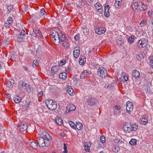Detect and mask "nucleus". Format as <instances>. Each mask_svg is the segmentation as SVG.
<instances>
[{
	"mask_svg": "<svg viewBox=\"0 0 153 153\" xmlns=\"http://www.w3.org/2000/svg\"><path fill=\"white\" fill-rule=\"evenodd\" d=\"M82 30L83 34L85 35H87L89 33V30L86 26H84L82 27Z\"/></svg>",
	"mask_w": 153,
	"mask_h": 153,
	"instance_id": "21",
	"label": "nucleus"
},
{
	"mask_svg": "<svg viewBox=\"0 0 153 153\" xmlns=\"http://www.w3.org/2000/svg\"><path fill=\"white\" fill-rule=\"evenodd\" d=\"M86 0H79V1L81 2H85L86 1Z\"/></svg>",
	"mask_w": 153,
	"mask_h": 153,
	"instance_id": "64",
	"label": "nucleus"
},
{
	"mask_svg": "<svg viewBox=\"0 0 153 153\" xmlns=\"http://www.w3.org/2000/svg\"><path fill=\"white\" fill-rule=\"evenodd\" d=\"M94 6L98 14H102L103 13V7L100 3L98 2L94 4Z\"/></svg>",
	"mask_w": 153,
	"mask_h": 153,
	"instance_id": "7",
	"label": "nucleus"
},
{
	"mask_svg": "<svg viewBox=\"0 0 153 153\" xmlns=\"http://www.w3.org/2000/svg\"><path fill=\"white\" fill-rule=\"evenodd\" d=\"M147 122L148 120L147 119L143 118H142L140 120V123L144 125L146 124L147 123Z\"/></svg>",
	"mask_w": 153,
	"mask_h": 153,
	"instance_id": "37",
	"label": "nucleus"
},
{
	"mask_svg": "<svg viewBox=\"0 0 153 153\" xmlns=\"http://www.w3.org/2000/svg\"><path fill=\"white\" fill-rule=\"evenodd\" d=\"M100 141L102 143H105L106 141L104 135H102L100 137Z\"/></svg>",
	"mask_w": 153,
	"mask_h": 153,
	"instance_id": "43",
	"label": "nucleus"
},
{
	"mask_svg": "<svg viewBox=\"0 0 153 153\" xmlns=\"http://www.w3.org/2000/svg\"><path fill=\"white\" fill-rule=\"evenodd\" d=\"M27 85L23 80H20L18 84V89L21 91L26 90L27 87Z\"/></svg>",
	"mask_w": 153,
	"mask_h": 153,
	"instance_id": "5",
	"label": "nucleus"
},
{
	"mask_svg": "<svg viewBox=\"0 0 153 153\" xmlns=\"http://www.w3.org/2000/svg\"><path fill=\"white\" fill-rule=\"evenodd\" d=\"M100 28H96L95 29V33H96L98 35H100L102 34V33H104L105 32V30L104 29H103V31H100Z\"/></svg>",
	"mask_w": 153,
	"mask_h": 153,
	"instance_id": "36",
	"label": "nucleus"
},
{
	"mask_svg": "<svg viewBox=\"0 0 153 153\" xmlns=\"http://www.w3.org/2000/svg\"><path fill=\"white\" fill-rule=\"evenodd\" d=\"M148 13L149 16H150L152 14V12L150 11H149L148 12Z\"/></svg>",
	"mask_w": 153,
	"mask_h": 153,
	"instance_id": "62",
	"label": "nucleus"
},
{
	"mask_svg": "<svg viewBox=\"0 0 153 153\" xmlns=\"http://www.w3.org/2000/svg\"><path fill=\"white\" fill-rule=\"evenodd\" d=\"M45 10L44 8L42 9L40 11L38 17L39 18L43 19L45 18V15H47V14H46Z\"/></svg>",
	"mask_w": 153,
	"mask_h": 153,
	"instance_id": "14",
	"label": "nucleus"
},
{
	"mask_svg": "<svg viewBox=\"0 0 153 153\" xmlns=\"http://www.w3.org/2000/svg\"><path fill=\"white\" fill-rule=\"evenodd\" d=\"M48 138L46 137L44 138L42 137H37L36 140L37 144L39 146L44 147H48L51 144V141Z\"/></svg>",
	"mask_w": 153,
	"mask_h": 153,
	"instance_id": "1",
	"label": "nucleus"
},
{
	"mask_svg": "<svg viewBox=\"0 0 153 153\" xmlns=\"http://www.w3.org/2000/svg\"><path fill=\"white\" fill-rule=\"evenodd\" d=\"M13 19L12 17L8 18L6 22L5 23V25L6 27H9L10 25H11L13 23Z\"/></svg>",
	"mask_w": 153,
	"mask_h": 153,
	"instance_id": "17",
	"label": "nucleus"
},
{
	"mask_svg": "<svg viewBox=\"0 0 153 153\" xmlns=\"http://www.w3.org/2000/svg\"><path fill=\"white\" fill-rule=\"evenodd\" d=\"M115 7L117 9H119L121 6V4L119 2L115 1L114 4Z\"/></svg>",
	"mask_w": 153,
	"mask_h": 153,
	"instance_id": "44",
	"label": "nucleus"
},
{
	"mask_svg": "<svg viewBox=\"0 0 153 153\" xmlns=\"http://www.w3.org/2000/svg\"><path fill=\"white\" fill-rule=\"evenodd\" d=\"M122 76L123 77L125 81H127L128 80V77L126 76V74L124 72H122Z\"/></svg>",
	"mask_w": 153,
	"mask_h": 153,
	"instance_id": "42",
	"label": "nucleus"
},
{
	"mask_svg": "<svg viewBox=\"0 0 153 153\" xmlns=\"http://www.w3.org/2000/svg\"><path fill=\"white\" fill-rule=\"evenodd\" d=\"M75 39L76 40H78L79 39V36L78 35H76L75 36Z\"/></svg>",
	"mask_w": 153,
	"mask_h": 153,
	"instance_id": "60",
	"label": "nucleus"
},
{
	"mask_svg": "<svg viewBox=\"0 0 153 153\" xmlns=\"http://www.w3.org/2000/svg\"><path fill=\"white\" fill-rule=\"evenodd\" d=\"M67 110L68 111V112L70 111H74L76 109V106L73 104H71L68 105L66 107Z\"/></svg>",
	"mask_w": 153,
	"mask_h": 153,
	"instance_id": "19",
	"label": "nucleus"
},
{
	"mask_svg": "<svg viewBox=\"0 0 153 153\" xmlns=\"http://www.w3.org/2000/svg\"><path fill=\"white\" fill-rule=\"evenodd\" d=\"M110 7L108 5L105 6L104 8V15L106 17H108L110 16L109 10Z\"/></svg>",
	"mask_w": 153,
	"mask_h": 153,
	"instance_id": "15",
	"label": "nucleus"
},
{
	"mask_svg": "<svg viewBox=\"0 0 153 153\" xmlns=\"http://www.w3.org/2000/svg\"><path fill=\"white\" fill-rule=\"evenodd\" d=\"M83 72V73L85 74V75L86 76H88L91 74V72L87 70H84Z\"/></svg>",
	"mask_w": 153,
	"mask_h": 153,
	"instance_id": "48",
	"label": "nucleus"
},
{
	"mask_svg": "<svg viewBox=\"0 0 153 153\" xmlns=\"http://www.w3.org/2000/svg\"><path fill=\"white\" fill-rule=\"evenodd\" d=\"M23 68L24 70L26 71L27 72H29L30 71V70L28 69V68L26 66H23Z\"/></svg>",
	"mask_w": 153,
	"mask_h": 153,
	"instance_id": "54",
	"label": "nucleus"
},
{
	"mask_svg": "<svg viewBox=\"0 0 153 153\" xmlns=\"http://www.w3.org/2000/svg\"><path fill=\"white\" fill-rule=\"evenodd\" d=\"M150 64L151 66L153 68V58L150 59Z\"/></svg>",
	"mask_w": 153,
	"mask_h": 153,
	"instance_id": "56",
	"label": "nucleus"
},
{
	"mask_svg": "<svg viewBox=\"0 0 153 153\" xmlns=\"http://www.w3.org/2000/svg\"><path fill=\"white\" fill-rule=\"evenodd\" d=\"M60 44L61 43H62L64 41L67 40L66 37L62 33H59Z\"/></svg>",
	"mask_w": 153,
	"mask_h": 153,
	"instance_id": "20",
	"label": "nucleus"
},
{
	"mask_svg": "<svg viewBox=\"0 0 153 153\" xmlns=\"http://www.w3.org/2000/svg\"><path fill=\"white\" fill-rule=\"evenodd\" d=\"M55 123L59 125H61L62 124L63 121L60 117H57L55 120Z\"/></svg>",
	"mask_w": 153,
	"mask_h": 153,
	"instance_id": "31",
	"label": "nucleus"
},
{
	"mask_svg": "<svg viewBox=\"0 0 153 153\" xmlns=\"http://www.w3.org/2000/svg\"><path fill=\"white\" fill-rule=\"evenodd\" d=\"M112 150L115 153H117L119 150V148L118 146H114L112 148Z\"/></svg>",
	"mask_w": 153,
	"mask_h": 153,
	"instance_id": "38",
	"label": "nucleus"
},
{
	"mask_svg": "<svg viewBox=\"0 0 153 153\" xmlns=\"http://www.w3.org/2000/svg\"><path fill=\"white\" fill-rule=\"evenodd\" d=\"M132 75L133 77L135 79H138L140 78V73L137 70H134L132 71Z\"/></svg>",
	"mask_w": 153,
	"mask_h": 153,
	"instance_id": "13",
	"label": "nucleus"
},
{
	"mask_svg": "<svg viewBox=\"0 0 153 153\" xmlns=\"http://www.w3.org/2000/svg\"><path fill=\"white\" fill-rule=\"evenodd\" d=\"M73 55L74 57L75 58H77L79 57L80 54V50L79 47H75L73 51Z\"/></svg>",
	"mask_w": 153,
	"mask_h": 153,
	"instance_id": "11",
	"label": "nucleus"
},
{
	"mask_svg": "<svg viewBox=\"0 0 153 153\" xmlns=\"http://www.w3.org/2000/svg\"><path fill=\"white\" fill-rule=\"evenodd\" d=\"M43 95V92L42 91L39 92V93L38 94V97L39 98H41L42 97V96Z\"/></svg>",
	"mask_w": 153,
	"mask_h": 153,
	"instance_id": "55",
	"label": "nucleus"
},
{
	"mask_svg": "<svg viewBox=\"0 0 153 153\" xmlns=\"http://www.w3.org/2000/svg\"><path fill=\"white\" fill-rule=\"evenodd\" d=\"M131 129H132V131H136L137 129L138 128V124L136 123L132 124L131 125Z\"/></svg>",
	"mask_w": 153,
	"mask_h": 153,
	"instance_id": "35",
	"label": "nucleus"
},
{
	"mask_svg": "<svg viewBox=\"0 0 153 153\" xmlns=\"http://www.w3.org/2000/svg\"><path fill=\"white\" fill-rule=\"evenodd\" d=\"M141 4L140 6L139 10L142 11L143 10H146L147 9V6L142 2H141Z\"/></svg>",
	"mask_w": 153,
	"mask_h": 153,
	"instance_id": "28",
	"label": "nucleus"
},
{
	"mask_svg": "<svg viewBox=\"0 0 153 153\" xmlns=\"http://www.w3.org/2000/svg\"><path fill=\"white\" fill-rule=\"evenodd\" d=\"M38 144L36 143L34 141L30 142V146L32 148L36 149L38 148Z\"/></svg>",
	"mask_w": 153,
	"mask_h": 153,
	"instance_id": "26",
	"label": "nucleus"
},
{
	"mask_svg": "<svg viewBox=\"0 0 153 153\" xmlns=\"http://www.w3.org/2000/svg\"><path fill=\"white\" fill-rule=\"evenodd\" d=\"M67 77V74L65 72L61 73L59 75V78L65 80Z\"/></svg>",
	"mask_w": 153,
	"mask_h": 153,
	"instance_id": "23",
	"label": "nucleus"
},
{
	"mask_svg": "<svg viewBox=\"0 0 153 153\" xmlns=\"http://www.w3.org/2000/svg\"><path fill=\"white\" fill-rule=\"evenodd\" d=\"M65 70L66 72L68 73L70 70V68L68 66L67 67L65 68Z\"/></svg>",
	"mask_w": 153,
	"mask_h": 153,
	"instance_id": "58",
	"label": "nucleus"
},
{
	"mask_svg": "<svg viewBox=\"0 0 153 153\" xmlns=\"http://www.w3.org/2000/svg\"><path fill=\"white\" fill-rule=\"evenodd\" d=\"M59 34L55 30H52L51 32V38L54 37L56 36Z\"/></svg>",
	"mask_w": 153,
	"mask_h": 153,
	"instance_id": "33",
	"label": "nucleus"
},
{
	"mask_svg": "<svg viewBox=\"0 0 153 153\" xmlns=\"http://www.w3.org/2000/svg\"><path fill=\"white\" fill-rule=\"evenodd\" d=\"M124 128V131L126 133H129L132 131L130 125H129V126L128 125H126Z\"/></svg>",
	"mask_w": 153,
	"mask_h": 153,
	"instance_id": "22",
	"label": "nucleus"
},
{
	"mask_svg": "<svg viewBox=\"0 0 153 153\" xmlns=\"http://www.w3.org/2000/svg\"><path fill=\"white\" fill-rule=\"evenodd\" d=\"M122 0H116V2H118L121 3V1H122Z\"/></svg>",
	"mask_w": 153,
	"mask_h": 153,
	"instance_id": "63",
	"label": "nucleus"
},
{
	"mask_svg": "<svg viewBox=\"0 0 153 153\" xmlns=\"http://www.w3.org/2000/svg\"><path fill=\"white\" fill-rule=\"evenodd\" d=\"M126 110L128 113L130 114L132 111L133 107L132 103L130 101H128L126 103Z\"/></svg>",
	"mask_w": 153,
	"mask_h": 153,
	"instance_id": "8",
	"label": "nucleus"
},
{
	"mask_svg": "<svg viewBox=\"0 0 153 153\" xmlns=\"http://www.w3.org/2000/svg\"><path fill=\"white\" fill-rule=\"evenodd\" d=\"M114 107L115 109L117 110H119L121 108V106L117 105H115Z\"/></svg>",
	"mask_w": 153,
	"mask_h": 153,
	"instance_id": "57",
	"label": "nucleus"
},
{
	"mask_svg": "<svg viewBox=\"0 0 153 153\" xmlns=\"http://www.w3.org/2000/svg\"><path fill=\"white\" fill-rule=\"evenodd\" d=\"M59 34L56 36L54 37L53 38L54 44L56 45H59L60 44Z\"/></svg>",
	"mask_w": 153,
	"mask_h": 153,
	"instance_id": "16",
	"label": "nucleus"
},
{
	"mask_svg": "<svg viewBox=\"0 0 153 153\" xmlns=\"http://www.w3.org/2000/svg\"><path fill=\"white\" fill-rule=\"evenodd\" d=\"M63 45L64 46L65 48H68L69 47V45L68 44L67 40L64 41L62 43Z\"/></svg>",
	"mask_w": 153,
	"mask_h": 153,
	"instance_id": "39",
	"label": "nucleus"
},
{
	"mask_svg": "<svg viewBox=\"0 0 153 153\" xmlns=\"http://www.w3.org/2000/svg\"><path fill=\"white\" fill-rule=\"evenodd\" d=\"M13 6L11 5H9L7 7V10L9 12H11L13 10Z\"/></svg>",
	"mask_w": 153,
	"mask_h": 153,
	"instance_id": "49",
	"label": "nucleus"
},
{
	"mask_svg": "<svg viewBox=\"0 0 153 153\" xmlns=\"http://www.w3.org/2000/svg\"><path fill=\"white\" fill-rule=\"evenodd\" d=\"M86 102L88 105H92L95 104L96 100L94 97H89L86 99Z\"/></svg>",
	"mask_w": 153,
	"mask_h": 153,
	"instance_id": "10",
	"label": "nucleus"
},
{
	"mask_svg": "<svg viewBox=\"0 0 153 153\" xmlns=\"http://www.w3.org/2000/svg\"><path fill=\"white\" fill-rule=\"evenodd\" d=\"M46 104L47 108L52 111L55 110L57 107L56 103L52 100H46Z\"/></svg>",
	"mask_w": 153,
	"mask_h": 153,
	"instance_id": "2",
	"label": "nucleus"
},
{
	"mask_svg": "<svg viewBox=\"0 0 153 153\" xmlns=\"http://www.w3.org/2000/svg\"><path fill=\"white\" fill-rule=\"evenodd\" d=\"M66 90L67 92L71 96L73 95L74 94V90L71 86H67L66 88Z\"/></svg>",
	"mask_w": 153,
	"mask_h": 153,
	"instance_id": "18",
	"label": "nucleus"
},
{
	"mask_svg": "<svg viewBox=\"0 0 153 153\" xmlns=\"http://www.w3.org/2000/svg\"><path fill=\"white\" fill-rule=\"evenodd\" d=\"M19 34L20 35L19 36V37H18V39L20 40L21 39H23L25 35V31L23 30H22L21 31V33H19ZM21 40H20V41Z\"/></svg>",
	"mask_w": 153,
	"mask_h": 153,
	"instance_id": "30",
	"label": "nucleus"
},
{
	"mask_svg": "<svg viewBox=\"0 0 153 153\" xmlns=\"http://www.w3.org/2000/svg\"><path fill=\"white\" fill-rule=\"evenodd\" d=\"M58 71V69L56 66H53L51 68V72L53 75L56 73Z\"/></svg>",
	"mask_w": 153,
	"mask_h": 153,
	"instance_id": "32",
	"label": "nucleus"
},
{
	"mask_svg": "<svg viewBox=\"0 0 153 153\" xmlns=\"http://www.w3.org/2000/svg\"><path fill=\"white\" fill-rule=\"evenodd\" d=\"M114 142L115 143H117L118 145H120L121 146H122L124 143L122 140H120L119 139L116 138L114 140Z\"/></svg>",
	"mask_w": 153,
	"mask_h": 153,
	"instance_id": "25",
	"label": "nucleus"
},
{
	"mask_svg": "<svg viewBox=\"0 0 153 153\" xmlns=\"http://www.w3.org/2000/svg\"><path fill=\"white\" fill-rule=\"evenodd\" d=\"M136 140L134 139H132L129 142L130 144L132 145H135L136 144Z\"/></svg>",
	"mask_w": 153,
	"mask_h": 153,
	"instance_id": "41",
	"label": "nucleus"
},
{
	"mask_svg": "<svg viewBox=\"0 0 153 153\" xmlns=\"http://www.w3.org/2000/svg\"><path fill=\"white\" fill-rule=\"evenodd\" d=\"M67 145L65 143L64 144V151L63 152V153H67L68 151L67 150Z\"/></svg>",
	"mask_w": 153,
	"mask_h": 153,
	"instance_id": "51",
	"label": "nucleus"
},
{
	"mask_svg": "<svg viewBox=\"0 0 153 153\" xmlns=\"http://www.w3.org/2000/svg\"><path fill=\"white\" fill-rule=\"evenodd\" d=\"M91 144L90 143H85L84 144V148L85 150L87 152L90 151V148L91 146Z\"/></svg>",
	"mask_w": 153,
	"mask_h": 153,
	"instance_id": "24",
	"label": "nucleus"
},
{
	"mask_svg": "<svg viewBox=\"0 0 153 153\" xmlns=\"http://www.w3.org/2000/svg\"><path fill=\"white\" fill-rule=\"evenodd\" d=\"M85 74L83 73V72H82L80 76V78L81 79H83L86 76L85 75Z\"/></svg>",
	"mask_w": 153,
	"mask_h": 153,
	"instance_id": "53",
	"label": "nucleus"
},
{
	"mask_svg": "<svg viewBox=\"0 0 153 153\" xmlns=\"http://www.w3.org/2000/svg\"><path fill=\"white\" fill-rule=\"evenodd\" d=\"M10 56L13 59H15L16 58V55L15 56L14 54H11Z\"/></svg>",
	"mask_w": 153,
	"mask_h": 153,
	"instance_id": "59",
	"label": "nucleus"
},
{
	"mask_svg": "<svg viewBox=\"0 0 153 153\" xmlns=\"http://www.w3.org/2000/svg\"><path fill=\"white\" fill-rule=\"evenodd\" d=\"M134 35H132L130 36L128 39V42L130 43H132L134 42Z\"/></svg>",
	"mask_w": 153,
	"mask_h": 153,
	"instance_id": "40",
	"label": "nucleus"
},
{
	"mask_svg": "<svg viewBox=\"0 0 153 153\" xmlns=\"http://www.w3.org/2000/svg\"><path fill=\"white\" fill-rule=\"evenodd\" d=\"M147 45V41L145 38H142L139 40L137 43L138 47L142 48L146 47Z\"/></svg>",
	"mask_w": 153,
	"mask_h": 153,
	"instance_id": "4",
	"label": "nucleus"
},
{
	"mask_svg": "<svg viewBox=\"0 0 153 153\" xmlns=\"http://www.w3.org/2000/svg\"><path fill=\"white\" fill-rule=\"evenodd\" d=\"M14 83V80L12 79H10L7 82V85L9 87H12Z\"/></svg>",
	"mask_w": 153,
	"mask_h": 153,
	"instance_id": "27",
	"label": "nucleus"
},
{
	"mask_svg": "<svg viewBox=\"0 0 153 153\" xmlns=\"http://www.w3.org/2000/svg\"><path fill=\"white\" fill-rule=\"evenodd\" d=\"M30 34L34 37H38L40 38H43L40 30L38 28H35L33 29V32L31 33H30Z\"/></svg>",
	"mask_w": 153,
	"mask_h": 153,
	"instance_id": "6",
	"label": "nucleus"
},
{
	"mask_svg": "<svg viewBox=\"0 0 153 153\" xmlns=\"http://www.w3.org/2000/svg\"><path fill=\"white\" fill-rule=\"evenodd\" d=\"M39 63L36 60H34L33 62V67L35 68L36 66V64H38Z\"/></svg>",
	"mask_w": 153,
	"mask_h": 153,
	"instance_id": "52",
	"label": "nucleus"
},
{
	"mask_svg": "<svg viewBox=\"0 0 153 153\" xmlns=\"http://www.w3.org/2000/svg\"><path fill=\"white\" fill-rule=\"evenodd\" d=\"M69 123L72 128L74 129H76L75 124L72 121H70L69 122Z\"/></svg>",
	"mask_w": 153,
	"mask_h": 153,
	"instance_id": "47",
	"label": "nucleus"
},
{
	"mask_svg": "<svg viewBox=\"0 0 153 153\" xmlns=\"http://www.w3.org/2000/svg\"><path fill=\"white\" fill-rule=\"evenodd\" d=\"M97 73L99 76L102 78H105L107 74L106 69L103 67L98 68Z\"/></svg>",
	"mask_w": 153,
	"mask_h": 153,
	"instance_id": "3",
	"label": "nucleus"
},
{
	"mask_svg": "<svg viewBox=\"0 0 153 153\" xmlns=\"http://www.w3.org/2000/svg\"><path fill=\"white\" fill-rule=\"evenodd\" d=\"M59 135L62 137H65L66 136V134L64 133H60Z\"/></svg>",
	"mask_w": 153,
	"mask_h": 153,
	"instance_id": "61",
	"label": "nucleus"
},
{
	"mask_svg": "<svg viewBox=\"0 0 153 153\" xmlns=\"http://www.w3.org/2000/svg\"><path fill=\"white\" fill-rule=\"evenodd\" d=\"M146 24V20L145 19L142 20L140 23V25H141V26H143Z\"/></svg>",
	"mask_w": 153,
	"mask_h": 153,
	"instance_id": "50",
	"label": "nucleus"
},
{
	"mask_svg": "<svg viewBox=\"0 0 153 153\" xmlns=\"http://www.w3.org/2000/svg\"><path fill=\"white\" fill-rule=\"evenodd\" d=\"M136 58L138 60H140L143 58V56L142 53H140L136 55Z\"/></svg>",
	"mask_w": 153,
	"mask_h": 153,
	"instance_id": "45",
	"label": "nucleus"
},
{
	"mask_svg": "<svg viewBox=\"0 0 153 153\" xmlns=\"http://www.w3.org/2000/svg\"><path fill=\"white\" fill-rule=\"evenodd\" d=\"M65 59H63L60 61V62L59 63V65L60 66H62L66 63Z\"/></svg>",
	"mask_w": 153,
	"mask_h": 153,
	"instance_id": "46",
	"label": "nucleus"
},
{
	"mask_svg": "<svg viewBox=\"0 0 153 153\" xmlns=\"http://www.w3.org/2000/svg\"><path fill=\"white\" fill-rule=\"evenodd\" d=\"M27 124L26 123L22 122L19 124H18V128L21 131H24L27 128Z\"/></svg>",
	"mask_w": 153,
	"mask_h": 153,
	"instance_id": "9",
	"label": "nucleus"
},
{
	"mask_svg": "<svg viewBox=\"0 0 153 153\" xmlns=\"http://www.w3.org/2000/svg\"><path fill=\"white\" fill-rule=\"evenodd\" d=\"M76 128L78 130H81L83 128L82 124L80 123H76Z\"/></svg>",
	"mask_w": 153,
	"mask_h": 153,
	"instance_id": "34",
	"label": "nucleus"
},
{
	"mask_svg": "<svg viewBox=\"0 0 153 153\" xmlns=\"http://www.w3.org/2000/svg\"><path fill=\"white\" fill-rule=\"evenodd\" d=\"M141 4L140 2H134L132 5V7L133 10L137 9L139 10L140 6Z\"/></svg>",
	"mask_w": 153,
	"mask_h": 153,
	"instance_id": "12",
	"label": "nucleus"
},
{
	"mask_svg": "<svg viewBox=\"0 0 153 153\" xmlns=\"http://www.w3.org/2000/svg\"><path fill=\"white\" fill-rule=\"evenodd\" d=\"M21 98L19 96H15L14 97L13 100L15 103H18L21 101Z\"/></svg>",
	"mask_w": 153,
	"mask_h": 153,
	"instance_id": "29",
	"label": "nucleus"
}]
</instances>
